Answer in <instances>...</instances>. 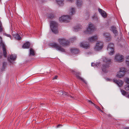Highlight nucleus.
<instances>
[{"mask_svg": "<svg viewBox=\"0 0 129 129\" xmlns=\"http://www.w3.org/2000/svg\"><path fill=\"white\" fill-rule=\"evenodd\" d=\"M114 44L112 43L109 44L107 46V49L108 53L110 55H113L114 53Z\"/></svg>", "mask_w": 129, "mask_h": 129, "instance_id": "0eeeda50", "label": "nucleus"}, {"mask_svg": "<svg viewBox=\"0 0 129 129\" xmlns=\"http://www.w3.org/2000/svg\"><path fill=\"white\" fill-rule=\"evenodd\" d=\"M125 63L127 66H129V56L126 58Z\"/></svg>", "mask_w": 129, "mask_h": 129, "instance_id": "393cba45", "label": "nucleus"}, {"mask_svg": "<svg viewBox=\"0 0 129 129\" xmlns=\"http://www.w3.org/2000/svg\"><path fill=\"white\" fill-rule=\"evenodd\" d=\"M125 89L126 90L129 91V85L126 87Z\"/></svg>", "mask_w": 129, "mask_h": 129, "instance_id": "ea45409f", "label": "nucleus"}, {"mask_svg": "<svg viewBox=\"0 0 129 129\" xmlns=\"http://www.w3.org/2000/svg\"><path fill=\"white\" fill-rule=\"evenodd\" d=\"M54 16L53 14H49L48 15L47 17L48 18L52 19L53 18Z\"/></svg>", "mask_w": 129, "mask_h": 129, "instance_id": "72a5a7b5", "label": "nucleus"}, {"mask_svg": "<svg viewBox=\"0 0 129 129\" xmlns=\"http://www.w3.org/2000/svg\"><path fill=\"white\" fill-rule=\"evenodd\" d=\"M80 28V27L78 26H76L73 29V31H77Z\"/></svg>", "mask_w": 129, "mask_h": 129, "instance_id": "cd10ccee", "label": "nucleus"}, {"mask_svg": "<svg viewBox=\"0 0 129 129\" xmlns=\"http://www.w3.org/2000/svg\"><path fill=\"white\" fill-rule=\"evenodd\" d=\"M2 38L1 37H0V46H2L4 55L5 57H6L7 52L6 49V47L5 45L2 42Z\"/></svg>", "mask_w": 129, "mask_h": 129, "instance_id": "9d476101", "label": "nucleus"}, {"mask_svg": "<svg viewBox=\"0 0 129 129\" xmlns=\"http://www.w3.org/2000/svg\"><path fill=\"white\" fill-rule=\"evenodd\" d=\"M110 29L114 34L115 36H118V32L117 30V28L114 26H112L110 28Z\"/></svg>", "mask_w": 129, "mask_h": 129, "instance_id": "f8f14e48", "label": "nucleus"}, {"mask_svg": "<svg viewBox=\"0 0 129 129\" xmlns=\"http://www.w3.org/2000/svg\"><path fill=\"white\" fill-rule=\"evenodd\" d=\"M126 69L124 67H121L120 68L119 71L117 72L116 77L119 78L123 77L125 74Z\"/></svg>", "mask_w": 129, "mask_h": 129, "instance_id": "20e7f679", "label": "nucleus"}, {"mask_svg": "<svg viewBox=\"0 0 129 129\" xmlns=\"http://www.w3.org/2000/svg\"><path fill=\"white\" fill-rule=\"evenodd\" d=\"M30 54L33 56L35 55L34 50L32 48L30 49Z\"/></svg>", "mask_w": 129, "mask_h": 129, "instance_id": "a878e982", "label": "nucleus"}, {"mask_svg": "<svg viewBox=\"0 0 129 129\" xmlns=\"http://www.w3.org/2000/svg\"><path fill=\"white\" fill-rule=\"evenodd\" d=\"M127 72L129 73V69L128 70Z\"/></svg>", "mask_w": 129, "mask_h": 129, "instance_id": "de8ad7c7", "label": "nucleus"}, {"mask_svg": "<svg viewBox=\"0 0 129 129\" xmlns=\"http://www.w3.org/2000/svg\"><path fill=\"white\" fill-rule=\"evenodd\" d=\"M76 39V38L74 37L70 39V41L71 42H73L74 41H75Z\"/></svg>", "mask_w": 129, "mask_h": 129, "instance_id": "e433bc0d", "label": "nucleus"}, {"mask_svg": "<svg viewBox=\"0 0 129 129\" xmlns=\"http://www.w3.org/2000/svg\"><path fill=\"white\" fill-rule=\"evenodd\" d=\"M57 76H55L53 78V79H57Z\"/></svg>", "mask_w": 129, "mask_h": 129, "instance_id": "a19ab883", "label": "nucleus"}, {"mask_svg": "<svg viewBox=\"0 0 129 129\" xmlns=\"http://www.w3.org/2000/svg\"><path fill=\"white\" fill-rule=\"evenodd\" d=\"M121 91L122 94L124 95L127 96V92H126L125 91H124L123 89H121Z\"/></svg>", "mask_w": 129, "mask_h": 129, "instance_id": "c756f323", "label": "nucleus"}, {"mask_svg": "<svg viewBox=\"0 0 129 129\" xmlns=\"http://www.w3.org/2000/svg\"><path fill=\"white\" fill-rule=\"evenodd\" d=\"M115 60L117 61L122 62L123 60V57L119 54H117L115 56Z\"/></svg>", "mask_w": 129, "mask_h": 129, "instance_id": "9b49d317", "label": "nucleus"}, {"mask_svg": "<svg viewBox=\"0 0 129 129\" xmlns=\"http://www.w3.org/2000/svg\"><path fill=\"white\" fill-rule=\"evenodd\" d=\"M59 94L63 95H66L67 96H68L69 94L66 92L63 93L61 91H60L59 92Z\"/></svg>", "mask_w": 129, "mask_h": 129, "instance_id": "c85d7f7f", "label": "nucleus"}, {"mask_svg": "<svg viewBox=\"0 0 129 129\" xmlns=\"http://www.w3.org/2000/svg\"><path fill=\"white\" fill-rule=\"evenodd\" d=\"M97 109H98L99 110L101 111V112H103V111H102L101 109L99 107L97 106L95 104V105L94 106Z\"/></svg>", "mask_w": 129, "mask_h": 129, "instance_id": "473e14b6", "label": "nucleus"}, {"mask_svg": "<svg viewBox=\"0 0 129 129\" xmlns=\"http://www.w3.org/2000/svg\"><path fill=\"white\" fill-rule=\"evenodd\" d=\"M124 129H129V127H125Z\"/></svg>", "mask_w": 129, "mask_h": 129, "instance_id": "37998d69", "label": "nucleus"}, {"mask_svg": "<svg viewBox=\"0 0 129 129\" xmlns=\"http://www.w3.org/2000/svg\"><path fill=\"white\" fill-rule=\"evenodd\" d=\"M100 64V63H98L97 64H96V66L98 67V65L99 66V65Z\"/></svg>", "mask_w": 129, "mask_h": 129, "instance_id": "c03bdc74", "label": "nucleus"}, {"mask_svg": "<svg viewBox=\"0 0 129 129\" xmlns=\"http://www.w3.org/2000/svg\"><path fill=\"white\" fill-rule=\"evenodd\" d=\"M50 26L51 29L53 32L55 34L58 33L57 24L56 22L51 21L50 23Z\"/></svg>", "mask_w": 129, "mask_h": 129, "instance_id": "7ed1b4c3", "label": "nucleus"}, {"mask_svg": "<svg viewBox=\"0 0 129 129\" xmlns=\"http://www.w3.org/2000/svg\"><path fill=\"white\" fill-rule=\"evenodd\" d=\"M68 1H69V2H72L74 0H67Z\"/></svg>", "mask_w": 129, "mask_h": 129, "instance_id": "79ce46f5", "label": "nucleus"}, {"mask_svg": "<svg viewBox=\"0 0 129 129\" xmlns=\"http://www.w3.org/2000/svg\"><path fill=\"white\" fill-rule=\"evenodd\" d=\"M4 35L5 36H6L7 37H9L10 38H11V36L10 34H7L5 33L4 34Z\"/></svg>", "mask_w": 129, "mask_h": 129, "instance_id": "58836bf2", "label": "nucleus"}, {"mask_svg": "<svg viewBox=\"0 0 129 129\" xmlns=\"http://www.w3.org/2000/svg\"><path fill=\"white\" fill-rule=\"evenodd\" d=\"M103 35L106 38V40L108 41L110 40L111 39L110 34L109 33H105L103 34Z\"/></svg>", "mask_w": 129, "mask_h": 129, "instance_id": "dca6fc26", "label": "nucleus"}, {"mask_svg": "<svg viewBox=\"0 0 129 129\" xmlns=\"http://www.w3.org/2000/svg\"><path fill=\"white\" fill-rule=\"evenodd\" d=\"M50 45L52 48L55 49L57 50L62 52H65V50L58 44L55 43H50Z\"/></svg>", "mask_w": 129, "mask_h": 129, "instance_id": "f03ea898", "label": "nucleus"}, {"mask_svg": "<svg viewBox=\"0 0 129 129\" xmlns=\"http://www.w3.org/2000/svg\"><path fill=\"white\" fill-rule=\"evenodd\" d=\"M60 125H61L60 124H59V125H57V127H59V126H60Z\"/></svg>", "mask_w": 129, "mask_h": 129, "instance_id": "a18cd8bd", "label": "nucleus"}, {"mask_svg": "<svg viewBox=\"0 0 129 129\" xmlns=\"http://www.w3.org/2000/svg\"><path fill=\"white\" fill-rule=\"evenodd\" d=\"M16 58V56L15 54H12L10 56V59L12 60H14Z\"/></svg>", "mask_w": 129, "mask_h": 129, "instance_id": "b1692460", "label": "nucleus"}, {"mask_svg": "<svg viewBox=\"0 0 129 129\" xmlns=\"http://www.w3.org/2000/svg\"><path fill=\"white\" fill-rule=\"evenodd\" d=\"M124 81L126 83L129 84V78H126L124 79Z\"/></svg>", "mask_w": 129, "mask_h": 129, "instance_id": "f704fd0d", "label": "nucleus"}, {"mask_svg": "<svg viewBox=\"0 0 129 129\" xmlns=\"http://www.w3.org/2000/svg\"><path fill=\"white\" fill-rule=\"evenodd\" d=\"M103 43L101 42H97L94 50L95 51H98L101 49L103 47Z\"/></svg>", "mask_w": 129, "mask_h": 129, "instance_id": "1a4fd4ad", "label": "nucleus"}, {"mask_svg": "<svg viewBox=\"0 0 129 129\" xmlns=\"http://www.w3.org/2000/svg\"><path fill=\"white\" fill-rule=\"evenodd\" d=\"M75 8H71L69 10L68 14L70 15L74 14L75 12Z\"/></svg>", "mask_w": 129, "mask_h": 129, "instance_id": "6ab92c4d", "label": "nucleus"}, {"mask_svg": "<svg viewBox=\"0 0 129 129\" xmlns=\"http://www.w3.org/2000/svg\"><path fill=\"white\" fill-rule=\"evenodd\" d=\"M102 108L103 109V107H102Z\"/></svg>", "mask_w": 129, "mask_h": 129, "instance_id": "3c124183", "label": "nucleus"}, {"mask_svg": "<svg viewBox=\"0 0 129 129\" xmlns=\"http://www.w3.org/2000/svg\"><path fill=\"white\" fill-rule=\"evenodd\" d=\"M113 81L119 86H122L123 83V81L120 80H117L116 79H113Z\"/></svg>", "mask_w": 129, "mask_h": 129, "instance_id": "2eb2a0df", "label": "nucleus"}, {"mask_svg": "<svg viewBox=\"0 0 129 129\" xmlns=\"http://www.w3.org/2000/svg\"><path fill=\"white\" fill-rule=\"evenodd\" d=\"M58 41L59 44L62 46L64 47L69 45V42L64 38H59Z\"/></svg>", "mask_w": 129, "mask_h": 129, "instance_id": "423d86ee", "label": "nucleus"}, {"mask_svg": "<svg viewBox=\"0 0 129 129\" xmlns=\"http://www.w3.org/2000/svg\"><path fill=\"white\" fill-rule=\"evenodd\" d=\"M1 1V0H0V1Z\"/></svg>", "mask_w": 129, "mask_h": 129, "instance_id": "603ef678", "label": "nucleus"}, {"mask_svg": "<svg viewBox=\"0 0 129 129\" xmlns=\"http://www.w3.org/2000/svg\"><path fill=\"white\" fill-rule=\"evenodd\" d=\"M127 97L128 98H129V94H128L127 95Z\"/></svg>", "mask_w": 129, "mask_h": 129, "instance_id": "49530a36", "label": "nucleus"}, {"mask_svg": "<svg viewBox=\"0 0 129 129\" xmlns=\"http://www.w3.org/2000/svg\"><path fill=\"white\" fill-rule=\"evenodd\" d=\"M88 102L91 105H93V106L95 105V104L93 103L91 100H88Z\"/></svg>", "mask_w": 129, "mask_h": 129, "instance_id": "4c0bfd02", "label": "nucleus"}, {"mask_svg": "<svg viewBox=\"0 0 129 129\" xmlns=\"http://www.w3.org/2000/svg\"><path fill=\"white\" fill-rule=\"evenodd\" d=\"M71 52L73 54H77L79 52L78 50L74 48H72L71 49Z\"/></svg>", "mask_w": 129, "mask_h": 129, "instance_id": "412c9836", "label": "nucleus"}, {"mask_svg": "<svg viewBox=\"0 0 129 129\" xmlns=\"http://www.w3.org/2000/svg\"><path fill=\"white\" fill-rule=\"evenodd\" d=\"M13 36L16 39L18 40H20L21 39V38L16 33L14 34Z\"/></svg>", "mask_w": 129, "mask_h": 129, "instance_id": "5701e85b", "label": "nucleus"}, {"mask_svg": "<svg viewBox=\"0 0 129 129\" xmlns=\"http://www.w3.org/2000/svg\"><path fill=\"white\" fill-rule=\"evenodd\" d=\"M30 43L28 42L24 43L22 46V47L23 48H29L30 45Z\"/></svg>", "mask_w": 129, "mask_h": 129, "instance_id": "aec40b11", "label": "nucleus"}, {"mask_svg": "<svg viewBox=\"0 0 129 129\" xmlns=\"http://www.w3.org/2000/svg\"><path fill=\"white\" fill-rule=\"evenodd\" d=\"M82 3V0H77L76 5L78 7H80L81 6Z\"/></svg>", "mask_w": 129, "mask_h": 129, "instance_id": "4be33fe9", "label": "nucleus"}, {"mask_svg": "<svg viewBox=\"0 0 129 129\" xmlns=\"http://www.w3.org/2000/svg\"><path fill=\"white\" fill-rule=\"evenodd\" d=\"M7 63L6 62H4L3 63V69H4L5 68V67H6V65H7Z\"/></svg>", "mask_w": 129, "mask_h": 129, "instance_id": "c9c22d12", "label": "nucleus"}, {"mask_svg": "<svg viewBox=\"0 0 129 129\" xmlns=\"http://www.w3.org/2000/svg\"><path fill=\"white\" fill-rule=\"evenodd\" d=\"M58 5H60L63 3L64 0H56Z\"/></svg>", "mask_w": 129, "mask_h": 129, "instance_id": "2f4dec72", "label": "nucleus"}, {"mask_svg": "<svg viewBox=\"0 0 129 129\" xmlns=\"http://www.w3.org/2000/svg\"><path fill=\"white\" fill-rule=\"evenodd\" d=\"M103 61L105 64H104L103 65L102 70L103 72L106 73L107 72V68L109 66V64L111 61V60L110 59L105 58H104Z\"/></svg>", "mask_w": 129, "mask_h": 129, "instance_id": "f257e3e1", "label": "nucleus"}, {"mask_svg": "<svg viewBox=\"0 0 129 129\" xmlns=\"http://www.w3.org/2000/svg\"><path fill=\"white\" fill-rule=\"evenodd\" d=\"M98 38V36L96 35H95L89 38L88 39V40L91 42H92L96 41Z\"/></svg>", "mask_w": 129, "mask_h": 129, "instance_id": "a211bd4d", "label": "nucleus"}, {"mask_svg": "<svg viewBox=\"0 0 129 129\" xmlns=\"http://www.w3.org/2000/svg\"><path fill=\"white\" fill-rule=\"evenodd\" d=\"M91 66H93V63H91Z\"/></svg>", "mask_w": 129, "mask_h": 129, "instance_id": "09e8293b", "label": "nucleus"}, {"mask_svg": "<svg viewBox=\"0 0 129 129\" xmlns=\"http://www.w3.org/2000/svg\"><path fill=\"white\" fill-rule=\"evenodd\" d=\"M80 46L83 48L88 49L90 48V45L87 42H82L80 43Z\"/></svg>", "mask_w": 129, "mask_h": 129, "instance_id": "ddd939ff", "label": "nucleus"}, {"mask_svg": "<svg viewBox=\"0 0 129 129\" xmlns=\"http://www.w3.org/2000/svg\"><path fill=\"white\" fill-rule=\"evenodd\" d=\"M95 29V28L92 24H89L86 30L84 31V33L85 34H90L92 33Z\"/></svg>", "mask_w": 129, "mask_h": 129, "instance_id": "39448f33", "label": "nucleus"}, {"mask_svg": "<svg viewBox=\"0 0 129 129\" xmlns=\"http://www.w3.org/2000/svg\"><path fill=\"white\" fill-rule=\"evenodd\" d=\"M96 20H98V18H96Z\"/></svg>", "mask_w": 129, "mask_h": 129, "instance_id": "8fccbe9b", "label": "nucleus"}, {"mask_svg": "<svg viewBox=\"0 0 129 129\" xmlns=\"http://www.w3.org/2000/svg\"><path fill=\"white\" fill-rule=\"evenodd\" d=\"M4 30V28L2 25V23L0 21V32H2Z\"/></svg>", "mask_w": 129, "mask_h": 129, "instance_id": "bb28decb", "label": "nucleus"}, {"mask_svg": "<svg viewBox=\"0 0 129 129\" xmlns=\"http://www.w3.org/2000/svg\"><path fill=\"white\" fill-rule=\"evenodd\" d=\"M71 17L70 16L68 15L63 16L60 17L59 20L60 22H69L71 20Z\"/></svg>", "mask_w": 129, "mask_h": 129, "instance_id": "6e6552de", "label": "nucleus"}, {"mask_svg": "<svg viewBox=\"0 0 129 129\" xmlns=\"http://www.w3.org/2000/svg\"><path fill=\"white\" fill-rule=\"evenodd\" d=\"M98 10L103 17L105 18L107 17V14L106 12L104 11L101 9H99Z\"/></svg>", "mask_w": 129, "mask_h": 129, "instance_id": "f3484780", "label": "nucleus"}, {"mask_svg": "<svg viewBox=\"0 0 129 129\" xmlns=\"http://www.w3.org/2000/svg\"><path fill=\"white\" fill-rule=\"evenodd\" d=\"M73 74L76 75V77L79 79H80L83 81L84 83H85V84H86V82L85 80L83 78L81 77H80V75H81V73L79 72H75L74 71L73 72Z\"/></svg>", "mask_w": 129, "mask_h": 129, "instance_id": "4468645a", "label": "nucleus"}, {"mask_svg": "<svg viewBox=\"0 0 129 129\" xmlns=\"http://www.w3.org/2000/svg\"><path fill=\"white\" fill-rule=\"evenodd\" d=\"M89 15L90 14L88 12H86L85 15V18L86 19H88Z\"/></svg>", "mask_w": 129, "mask_h": 129, "instance_id": "7c9ffc66", "label": "nucleus"}]
</instances>
